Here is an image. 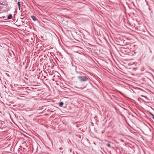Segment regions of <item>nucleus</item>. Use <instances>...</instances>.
Segmentation results:
<instances>
[{
    "label": "nucleus",
    "mask_w": 154,
    "mask_h": 154,
    "mask_svg": "<svg viewBox=\"0 0 154 154\" xmlns=\"http://www.w3.org/2000/svg\"><path fill=\"white\" fill-rule=\"evenodd\" d=\"M106 145H107V146L108 147H111V145H110V143H108L107 144H106Z\"/></svg>",
    "instance_id": "nucleus-7"
},
{
    "label": "nucleus",
    "mask_w": 154,
    "mask_h": 154,
    "mask_svg": "<svg viewBox=\"0 0 154 154\" xmlns=\"http://www.w3.org/2000/svg\"><path fill=\"white\" fill-rule=\"evenodd\" d=\"M63 103L62 102H61L59 103V105L61 107L63 106Z\"/></svg>",
    "instance_id": "nucleus-6"
},
{
    "label": "nucleus",
    "mask_w": 154,
    "mask_h": 154,
    "mask_svg": "<svg viewBox=\"0 0 154 154\" xmlns=\"http://www.w3.org/2000/svg\"><path fill=\"white\" fill-rule=\"evenodd\" d=\"M31 17L34 21H35L37 20V18L35 17L32 16Z\"/></svg>",
    "instance_id": "nucleus-4"
},
{
    "label": "nucleus",
    "mask_w": 154,
    "mask_h": 154,
    "mask_svg": "<svg viewBox=\"0 0 154 154\" xmlns=\"http://www.w3.org/2000/svg\"><path fill=\"white\" fill-rule=\"evenodd\" d=\"M60 149H62L61 148H60Z\"/></svg>",
    "instance_id": "nucleus-14"
},
{
    "label": "nucleus",
    "mask_w": 154,
    "mask_h": 154,
    "mask_svg": "<svg viewBox=\"0 0 154 154\" xmlns=\"http://www.w3.org/2000/svg\"><path fill=\"white\" fill-rule=\"evenodd\" d=\"M17 5H18V8L19 10H20V2H17Z\"/></svg>",
    "instance_id": "nucleus-5"
},
{
    "label": "nucleus",
    "mask_w": 154,
    "mask_h": 154,
    "mask_svg": "<svg viewBox=\"0 0 154 154\" xmlns=\"http://www.w3.org/2000/svg\"><path fill=\"white\" fill-rule=\"evenodd\" d=\"M77 78L81 82H85L88 80V78L86 76H78Z\"/></svg>",
    "instance_id": "nucleus-2"
},
{
    "label": "nucleus",
    "mask_w": 154,
    "mask_h": 154,
    "mask_svg": "<svg viewBox=\"0 0 154 154\" xmlns=\"http://www.w3.org/2000/svg\"><path fill=\"white\" fill-rule=\"evenodd\" d=\"M141 96L142 97H144L146 99H147V97L146 96H143V95H141Z\"/></svg>",
    "instance_id": "nucleus-9"
},
{
    "label": "nucleus",
    "mask_w": 154,
    "mask_h": 154,
    "mask_svg": "<svg viewBox=\"0 0 154 154\" xmlns=\"http://www.w3.org/2000/svg\"><path fill=\"white\" fill-rule=\"evenodd\" d=\"M114 41L116 44L120 45H125L127 43L124 39H114Z\"/></svg>",
    "instance_id": "nucleus-1"
},
{
    "label": "nucleus",
    "mask_w": 154,
    "mask_h": 154,
    "mask_svg": "<svg viewBox=\"0 0 154 154\" xmlns=\"http://www.w3.org/2000/svg\"><path fill=\"white\" fill-rule=\"evenodd\" d=\"M3 4L2 3H0V5H2Z\"/></svg>",
    "instance_id": "nucleus-12"
},
{
    "label": "nucleus",
    "mask_w": 154,
    "mask_h": 154,
    "mask_svg": "<svg viewBox=\"0 0 154 154\" xmlns=\"http://www.w3.org/2000/svg\"><path fill=\"white\" fill-rule=\"evenodd\" d=\"M80 74L81 75H82L83 74V73H82V72H80Z\"/></svg>",
    "instance_id": "nucleus-10"
},
{
    "label": "nucleus",
    "mask_w": 154,
    "mask_h": 154,
    "mask_svg": "<svg viewBox=\"0 0 154 154\" xmlns=\"http://www.w3.org/2000/svg\"><path fill=\"white\" fill-rule=\"evenodd\" d=\"M150 52L151 53H152V51L151 50H150Z\"/></svg>",
    "instance_id": "nucleus-13"
},
{
    "label": "nucleus",
    "mask_w": 154,
    "mask_h": 154,
    "mask_svg": "<svg viewBox=\"0 0 154 154\" xmlns=\"http://www.w3.org/2000/svg\"><path fill=\"white\" fill-rule=\"evenodd\" d=\"M76 48H80V47H78V46L76 47Z\"/></svg>",
    "instance_id": "nucleus-11"
},
{
    "label": "nucleus",
    "mask_w": 154,
    "mask_h": 154,
    "mask_svg": "<svg viewBox=\"0 0 154 154\" xmlns=\"http://www.w3.org/2000/svg\"><path fill=\"white\" fill-rule=\"evenodd\" d=\"M12 15L10 14H9L8 16V17H7V18L8 19H12Z\"/></svg>",
    "instance_id": "nucleus-3"
},
{
    "label": "nucleus",
    "mask_w": 154,
    "mask_h": 154,
    "mask_svg": "<svg viewBox=\"0 0 154 154\" xmlns=\"http://www.w3.org/2000/svg\"><path fill=\"white\" fill-rule=\"evenodd\" d=\"M151 115L152 116V118L154 119V115L152 113H151Z\"/></svg>",
    "instance_id": "nucleus-8"
}]
</instances>
